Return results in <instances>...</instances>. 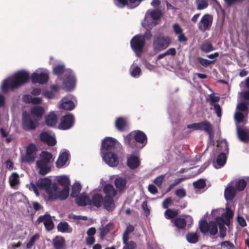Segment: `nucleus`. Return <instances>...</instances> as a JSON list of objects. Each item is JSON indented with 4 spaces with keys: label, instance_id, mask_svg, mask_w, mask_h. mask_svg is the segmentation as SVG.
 <instances>
[{
    "label": "nucleus",
    "instance_id": "nucleus-58",
    "mask_svg": "<svg viewBox=\"0 0 249 249\" xmlns=\"http://www.w3.org/2000/svg\"><path fill=\"white\" fill-rule=\"evenodd\" d=\"M198 61L200 64L204 67H207L210 65L213 62L209 61L206 59H204L201 57H198L197 58Z\"/></svg>",
    "mask_w": 249,
    "mask_h": 249
},
{
    "label": "nucleus",
    "instance_id": "nucleus-47",
    "mask_svg": "<svg viewBox=\"0 0 249 249\" xmlns=\"http://www.w3.org/2000/svg\"><path fill=\"white\" fill-rule=\"evenodd\" d=\"M218 249H233V244L229 241H226L220 243L219 245Z\"/></svg>",
    "mask_w": 249,
    "mask_h": 249
},
{
    "label": "nucleus",
    "instance_id": "nucleus-32",
    "mask_svg": "<svg viewBox=\"0 0 249 249\" xmlns=\"http://www.w3.org/2000/svg\"><path fill=\"white\" fill-rule=\"evenodd\" d=\"M23 101L27 103L39 105L42 103V99L39 97H33L31 95L26 94L23 96Z\"/></svg>",
    "mask_w": 249,
    "mask_h": 249
},
{
    "label": "nucleus",
    "instance_id": "nucleus-11",
    "mask_svg": "<svg viewBox=\"0 0 249 249\" xmlns=\"http://www.w3.org/2000/svg\"><path fill=\"white\" fill-rule=\"evenodd\" d=\"M101 155L103 160L108 166L114 167L119 164V159L116 151L102 153Z\"/></svg>",
    "mask_w": 249,
    "mask_h": 249
},
{
    "label": "nucleus",
    "instance_id": "nucleus-30",
    "mask_svg": "<svg viewBox=\"0 0 249 249\" xmlns=\"http://www.w3.org/2000/svg\"><path fill=\"white\" fill-rule=\"evenodd\" d=\"M58 120L57 115L53 111L50 112L45 117V124L49 126H54Z\"/></svg>",
    "mask_w": 249,
    "mask_h": 249
},
{
    "label": "nucleus",
    "instance_id": "nucleus-5",
    "mask_svg": "<svg viewBox=\"0 0 249 249\" xmlns=\"http://www.w3.org/2000/svg\"><path fill=\"white\" fill-rule=\"evenodd\" d=\"M161 16V13L160 10H148L145 14L144 19L142 22L143 27L148 31L151 29L159 23Z\"/></svg>",
    "mask_w": 249,
    "mask_h": 249
},
{
    "label": "nucleus",
    "instance_id": "nucleus-25",
    "mask_svg": "<svg viewBox=\"0 0 249 249\" xmlns=\"http://www.w3.org/2000/svg\"><path fill=\"white\" fill-rule=\"evenodd\" d=\"M41 141L45 142L48 145H53L56 143V140L53 134L48 132H43L40 135Z\"/></svg>",
    "mask_w": 249,
    "mask_h": 249
},
{
    "label": "nucleus",
    "instance_id": "nucleus-24",
    "mask_svg": "<svg viewBox=\"0 0 249 249\" xmlns=\"http://www.w3.org/2000/svg\"><path fill=\"white\" fill-rule=\"evenodd\" d=\"M207 100L212 105H213L214 110L218 117L221 116V108L220 106L216 104L219 100V98L218 96H214L213 95H210L207 98Z\"/></svg>",
    "mask_w": 249,
    "mask_h": 249
},
{
    "label": "nucleus",
    "instance_id": "nucleus-10",
    "mask_svg": "<svg viewBox=\"0 0 249 249\" xmlns=\"http://www.w3.org/2000/svg\"><path fill=\"white\" fill-rule=\"evenodd\" d=\"M171 42L168 37L159 35L154 37L153 48L155 51H160L168 47Z\"/></svg>",
    "mask_w": 249,
    "mask_h": 249
},
{
    "label": "nucleus",
    "instance_id": "nucleus-3",
    "mask_svg": "<svg viewBox=\"0 0 249 249\" xmlns=\"http://www.w3.org/2000/svg\"><path fill=\"white\" fill-rule=\"evenodd\" d=\"M36 184L38 190L44 191L46 192L49 200L52 201L58 199L59 196L56 193L58 185L56 183H52L50 178H40L37 180Z\"/></svg>",
    "mask_w": 249,
    "mask_h": 249
},
{
    "label": "nucleus",
    "instance_id": "nucleus-59",
    "mask_svg": "<svg viewBox=\"0 0 249 249\" xmlns=\"http://www.w3.org/2000/svg\"><path fill=\"white\" fill-rule=\"evenodd\" d=\"M163 178V175L159 176L154 179V182L157 186L159 187H161Z\"/></svg>",
    "mask_w": 249,
    "mask_h": 249
},
{
    "label": "nucleus",
    "instance_id": "nucleus-6",
    "mask_svg": "<svg viewBox=\"0 0 249 249\" xmlns=\"http://www.w3.org/2000/svg\"><path fill=\"white\" fill-rule=\"evenodd\" d=\"M57 183L63 187L61 190H59V187L56 189V193L59 196L58 199L64 200L66 199L69 194V186L70 180L68 176L61 175L56 177Z\"/></svg>",
    "mask_w": 249,
    "mask_h": 249
},
{
    "label": "nucleus",
    "instance_id": "nucleus-41",
    "mask_svg": "<svg viewBox=\"0 0 249 249\" xmlns=\"http://www.w3.org/2000/svg\"><path fill=\"white\" fill-rule=\"evenodd\" d=\"M128 239H126V237L123 239V242L124 244L123 249H135L136 248V243L132 241H129Z\"/></svg>",
    "mask_w": 249,
    "mask_h": 249
},
{
    "label": "nucleus",
    "instance_id": "nucleus-60",
    "mask_svg": "<svg viewBox=\"0 0 249 249\" xmlns=\"http://www.w3.org/2000/svg\"><path fill=\"white\" fill-rule=\"evenodd\" d=\"M43 95L48 99H53L54 98L55 93L51 89V90L44 92Z\"/></svg>",
    "mask_w": 249,
    "mask_h": 249
},
{
    "label": "nucleus",
    "instance_id": "nucleus-44",
    "mask_svg": "<svg viewBox=\"0 0 249 249\" xmlns=\"http://www.w3.org/2000/svg\"><path fill=\"white\" fill-rule=\"evenodd\" d=\"M231 182L234 183V187L235 186L238 191L243 190L247 185L246 181L243 179H241L235 181H232Z\"/></svg>",
    "mask_w": 249,
    "mask_h": 249
},
{
    "label": "nucleus",
    "instance_id": "nucleus-52",
    "mask_svg": "<svg viewBox=\"0 0 249 249\" xmlns=\"http://www.w3.org/2000/svg\"><path fill=\"white\" fill-rule=\"evenodd\" d=\"M246 85L249 90L241 92V96L244 99L249 100V77L246 79Z\"/></svg>",
    "mask_w": 249,
    "mask_h": 249
},
{
    "label": "nucleus",
    "instance_id": "nucleus-15",
    "mask_svg": "<svg viewBox=\"0 0 249 249\" xmlns=\"http://www.w3.org/2000/svg\"><path fill=\"white\" fill-rule=\"evenodd\" d=\"M213 17L212 15L206 14L201 18L198 23V29L203 32L209 30L212 25Z\"/></svg>",
    "mask_w": 249,
    "mask_h": 249
},
{
    "label": "nucleus",
    "instance_id": "nucleus-36",
    "mask_svg": "<svg viewBox=\"0 0 249 249\" xmlns=\"http://www.w3.org/2000/svg\"><path fill=\"white\" fill-rule=\"evenodd\" d=\"M9 180L12 188L17 189L19 184V175L17 173H13L9 177Z\"/></svg>",
    "mask_w": 249,
    "mask_h": 249
},
{
    "label": "nucleus",
    "instance_id": "nucleus-34",
    "mask_svg": "<svg viewBox=\"0 0 249 249\" xmlns=\"http://www.w3.org/2000/svg\"><path fill=\"white\" fill-rule=\"evenodd\" d=\"M91 204L97 207H100L102 206L104 198L102 195L92 193L91 194Z\"/></svg>",
    "mask_w": 249,
    "mask_h": 249
},
{
    "label": "nucleus",
    "instance_id": "nucleus-62",
    "mask_svg": "<svg viewBox=\"0 0 249 249\" xmlns=\"http://www.w3.org/2000/svg\"><path fill=\"white\" fill-rule=\"evenodd\" d=\"M113 228V225L112 223H108L102 230V233L103 234H107L110 230Z\"/></svg>",
    "mask_w": 249,
    "mask_h": 249
},
{
    "label": "nucleus",
    "instance_id": "nucleus-38",
    "mask_svg": "<svg viewBox=\"0 0 249 249\" xmlns=\"http://www.w3.org/2000/svg\"><path fill=\"white\" fill-rule=\"evenodd\" d=\"M53 243L56 249H61L65 245V240L62 237L56 236L53 239Z\"/></svg>",
    "mask_w": 249,
    "mask_h": 249
},
{
    "label": "nucleus",
    "instance_id": "nucleus-37",
    "mask_svg": "<svg viewBox=\"0 0 249 249\" xmlns=\"http://www.w3.org/2000/svg\"><path fill=\"white\" fill-rule=\"evenodd\" d=\"M239 139L243 142H247L249 139V131L245 129H237Z\"/></svg>",
    "mask_w": 249,
    "mask_h": 249
},
{
    "label": "nucleus",
    "instance_id": "nucleus-45",
    "mask_svg": "<svg viewBox=\"0 0 249 249\" xmlns=\"http://www.w3.org/2000/svg\"><path fill=\"white\" fill-rule=\"evenodd\" d=\"M186 239L189 243H195L198 240V235L196 232H190L186 235Z\"/></svg>",
    "mask_w": 249,
    "mask_h": 249
},
{
    "label": "nucleus",
    "instance_id": "nucleus-55",
    "mask_svg": "<svg viewBox=\"0 0 249 249\" xmlns=\"http://www.w3.org/2000/svg\"><path fill=\"white\" fill-rule=\"evenodd\" d=\"M27 187L29 190L33 191L36 196H38L39 195V192L37 185H35L33 183H30L27 185Z\"/></svg>",
    "mask_w": 249,
    "mask_h": 249
},
{
    "label": "nucleus",
    "instance_id": "nucleus-29",
    "mask_svg": "<svg viewBox=\"0 0 249 249\" xmlns=\"http://www.w3.org/2000/svg\"><path fill=\"white\" fill-rule=\"evenodd\" d=\"M114 184L117 191L121 193L126 188V179L125 178L118 177L115 179Z\"/></svg>",
    "mask_w": 249,
    "mask_h": 249
},
{
    "label": "nucleus",
    "instance_id": "nucleus-2",
    "mask_svg": "<svg viewBox=\"0 0 249 249\" xmlns=\"http://www.w3.org/2000/svg\"><path fill=\"white\" fill-rule=\"evenodd\" d=\"M212 215L215 217V220L219 225L220 237L223 238L226 234V228L225 225L229 226L231 219L232 218L233 213L229 208H226V211L224 212L222 209L214 210L212 212Z\"/></svg>",
    "mask_w": 249,
    "mask_h": 249
},
{
    "label": "nucleus",
    "instance_id": "nucleus-12",
    "mask_svg": "<svg viewBox=\"0 0 249 249\" xmlns=\"http://www.w3.org/2000/svg\"><path fill=\"white\" fill-rule=\"evenodd\" d=\"M199 227L201 232L203 233L209 232L211 235H214L217 233V225L213 222L208 224L205 219H202L199 222Z\"/></svg>",
    "mask_w": 249,
    "mask_h": 249
},
{
    "label": "nucleus",
    "instance_id": "nucleus-26",
    "mask_svg": "<svg viewBox=\"0 0 249 249\" xmlns=\"http://www.w3.org/2000/svg\"><path fill=\"white\" fill-rule=\"evenodd\" d=\"M233 184V182L230 183L225 188L224 196L227 200H231L236 195V190L234 187Z\"/></svg>",
    "mask_w": 249,
    "mask_h": 249
},
{
    "label": "nucleus",
    "instance_id": "nucleus-13",
    "mask_svg": "<svg viewBox=\"0 0 249 249\" xmlns=\"http://www.w3.org/2000/svg\"><path fill=\"white\" fill-rule=\"evenodd\" d=\"M130 44L136 55L139 56L144 45V37L142 35L136 36L131 39Z\"/></svg>",
    "mask_w": 249,
    "mask_h": 249
},
{
    "label": "nucleus",
    "instance_id": "nucleus-33",
    "mask_svg": "<svg viewBox=\"0 0 249 249\" xmlns=\"http://www.w3.org/2000/svg\"><path fill=\"white\" fill-rule=\"evenodd\" d=\"M76 201L78 205L80 206H85L91 204V200L85 194L83 193L79 195L76 198Z\"/></svg>",
    "mask_w": 249,
    "mask_h": 249
},
{
    "label": "nucleus",
    "instance_id": "nucleus-48",
    "mask_svg": "<svg viewBox=\"0 0 249 249\" xmlns=\"http://www.w3.org/2000/svg\"><path fill=\"white\" fill-rule=\"evenodd\" d=\"M197 9L201 10L207 8L208 6V0H196Z\"/></svg>",
    "mask_w": 249,
    "mask_h": 249
},
{
    "label": "nucleus",
    "instance_id": "nucleus-53",
    "mask_svg": "<svg viewBox=\"0 0 249 249\" xmlns=\"http://www.w3.org/2000/svg\"><path fill=\"white\" fill-rule=\"evenodd\" d=\"M39 235L37 234H36L33 235L30 239L29 242L27 244L26 248L30 249L34 245L35 241L38 238Z\"/></svg>",
    "mask_w": 249,
    "mask_h": 249
},
{
    "label": "nucleus",
    "instance_id": "nucleus-28",
    "mask_svg": "<svg viewBox=\"0 0 249 249\" xmlns=\"http://www.w3.org/2000/svg\"><path fill=\"white\" fill-rule=\"evenodd\" d=\"M103 189L105 194V196L107 197L113 198L117 195L118 192L112 185L109 183L105 185Z\"/></svg>",
    "mask_w": 249,
    "mask_h": 249
},
{
    "label": "nucleus",
    "instance_id": "nucleus-8",
    "mask_svg": "<svg viewBox=\"0 0 249 249\" xmlns=\"http://www.w3.org/2000/svg\"><path fill=\"white\" fill-rule=\"evenodd\" d=\"M120 147V143L112 137H107L102 140L101 146V153L115 151Z\"/></svg>",
    "mask_w": 249,
    "mask_h": 249
},
{
    "label": "nucleus",
    "instance_id": "nucleus-14",
    "mask_svg": "<svg viewBox=\"0 0 249 249\" xmlns=\"http://www.w3.org/2000/svg\"><path fill=\"white\" fill-rule=\"evenodd\" d=\"M37 148L34 144H30L26 149L25 155L21 157V161L23 162H33L36 156Z\"/></svg>",
    "mask_w": 249,
    "mask_h": 249
},
{
    "label": "nucleus",
    "instance_id": "nucleus-49",
    "mask_svg": "<svg viewBox=\"0 0 249 249\" xmlns=\"http://www.w3.org/2000/svg\"><path fill=\"white\" fill-rule=\"evenodd\" d=\"M174 222L175 225L178 229H183L186 226V221L182 218H177Z\"/></svg>",
    "mask_w": 249,
    "mask_h": 249
},
{
    "label": "nucleus",
    "instance_id": "nucleus-31",
    "mask_svg": "<svg viewBox=\"0 0 249 249\" xmlns=\"http://www.w3.org/2000/svg\"><path fill=\"white\" fill-rule=\"evenodd\" d=\"M227 157L226 154L221 152L216 159L215 161L213 162L214 167L218 169L224 166L226 162Z\"/></svg>",
    "mask_w": 249,
    "mask_h": 249
},
{
    "label": "nucleus",
    "instance_id": "nucleus-51",
    "mask_svg": "<svg viewBox=\"0 0 249 249\" xmlns=\"http://www.w3.org/2000/svg\"><path fill=\"white\" fill-rule=\"evenodd\" d=\"M65 70V67L63 64H59L53 68V71L54 74L60 75Z\"/></svg>",
    "mask_w": 249,
    "mask_h": 249
},
{
    "label": "nucleus",
    "instance_id": "nucleus-1",
    "mask_svg": "<svg viewBox=\"0 0 249 249\" xmlns=\"http://www.w3.org/2000/svg\"><path fill=\"white\" fill-rule=\"evenodd\" d=\"M30 77L33 83L40 84H45L49 79L47 71L41 68L36 69L31 75L28 71L22 70L4 80L1 85V90L2 92H6L19 88L26 83Z\"/></svg>",
    "mask_w": 249,
    "mask_h": 249
},
{
    "label": "nucleus",
    "instance_id": "nucleus-16",
    "mask_svg": "<svg viewBox=\"0 0 249 249\" xmlns=\"http://www.w3.org/2000/svg\"><path fill=\"white\" fill-rule=\"evenodd\" d=\"M237 111L234 115V119L238 123L242 122L248 113V105L245 102H242L237 105Z\"/></svg>",
    "mask_w": 249,
    "mask_h": 249
},
{
    "label": "nucleus",
    "instance_id": "nucleus-56",
    "mask_svg": "<svg viewBox=\"0 0 249 249\" xmlns=\"http://www.w3.org/2000/svg\"><path fill=\"white\" fill-rule=\"evenodd\" d=\"M201 49L203 51L205 52H209L213 50L212 45L209 43H204L201 47Z\"/></svg>",
    "mask_w": 249,
    "mask_h": 249
},
{
    "label": "nucleus",
    "instance_id": "nucleus-35",
    "mask_svg": "<svg viewBox=\"0 0 249 249\" xmlns=\"http://www.w3.org/2000/svg\"><path fill=\"white\" fill-rule=\"evenodd\" d=\"M102 205L107 211H112L115 208L113 198L105 196Z\"/></svg>",
    "mask_w": 249,
    "mask_h": 249
},
{
    "label": "nucleus",
    "instance_id": "nucleus-17",
    "mask_svg": "<svg viewBox=\"0 0 249 249\" xmlns=\"http://www.w3.org/2000/svg\"><path fill=\"white\" fill-rule=\"evenodd\" d=\"M38 123L36 119L33 120L26 112L22 114V127L26 130L35 129Z\"/></svg>",
    "mask_w": 249,
    "mask_h": 249
},
{
    "label": "nucleus",
    "instance_id": "nucleus-64",
    "mask_svg": "<svg viewBox=\"0 0 249 249\" xmlns=\"http://www.w3.org/2000/svg\"><path fill=\"white\" fill-rule=\"evenodd\" d=\"M172 202V199L171 197H168L162 202V207L163 208H167Z\"/></svg>",
    "mask_w": 249,
    "mask_h": 249
},
{
    "label": "nucleus",
    "instance_id": "nucleus-57",
    "mask_svg": "<svg viewBox=\"0 0 249 249\" xmlns=\"http://www.w3.org/2000/svg\"><path fill=\"white\" fill-rule=\"evenodd\" d=\"M133 226L131 225H129L128 226H127L125 232L123 234V239H124L125 237H126V239H129L128 234L132 232L133 231Z\"/></svg>",
    "mask_w": 249,
    "mask_h": 249
},
{
    "label": "nucleus",
    "instance_id": "nucleus-4",
    "mask_svg": "<svg viewBox=\"0 0 249 249\" xmlns=\"http://www.w3.org/2000/svg\"><path fill=\"white\" fill-rule=\"evenodd\" d=\"M52 155L46 151H43L40 155V159L36 162L38 173L44 176L48 173L51 169L50 163L53 161Z\"/></svg>",
    "mask_w": 249,
    "mask_h": 249
},
{
    "label": "nucleus",
    "instance_id": "nucleus-61",
    "mask_svg": "<svg viewBox=\"0 0 249 249\" xmlns=\"http://www.w3.org/2000/svg\"><path fill=\"white\" fill-rule=\"evenodd\" d=\"M173 29L174 31V32L176 35H178L179 34H180L181 33H182V29L181 27L179 26V25L178 23H176L174 24L173 25Z\"/></svg>",
    "mask_w": 249,
    "mask_h": 249
},
{
    "label": "nucleus",
    "instance_id": "nucleus-42",
    "mask_svg": "<svg viewBox=\"0 0 249 249\" xmlns=\"http://www.w3.org/2000/svg\"><path fill=\"white\" fill-rule=\"evenodd\" d=\"M81 189V185L78 182H76L72 185L71 196L73 197H77Z\"/></svg>",
    "mask_w": 249,
    "mask_h": 249
},
{
    "label": "nucleus",
    "instance_id": "nucleus-9",
    "mask_svg": "<svg viewBox=\"0 0 249 249\" xmlns=\"http://www.w3.org/2000/svg\"><path fill=\"white\" fill-rule=\"evenodd\" d=\"M187 129L192 130H203L207 132L209 135L210 139L212 141L213 139L212 128L210 124L207 122H203L199 123H194L188 124L185 128L184 131H187Z\"/></svg>",
    "mask_w": 249,
    "mask_h": 249
},
{
    "label": "nucleus",
    "instance_id": "nucleus-40",
    "mask_svg": "<svg viewBox=\"0 0 249 249\" xmlns=\"http://www.w3.org/2000/svg\"><path fill=\"white\" fill-rule=\"evenodd\" d=\"M59 231L62 232H70L72 229L67 222H61L57 226Z\"/></svg>",
    "mask_w": 249,
    "mask_h": 249
},
{
    "label": "nucleus",
    "instance_id": "nucleus-54",
    "mask_svg": "<svg viewBox=\"0 0 249 249\" xmlns=\"http://www.w3.org/2000/svg\"><path fill=\"white\" fill-rule=\"evenodd\" d=\"M194 186L195 188L202 189L205 186V182L204 180L200 179L197 181L193 183Z\"/></svg>",
    "mask_w": 249,
    "mask_h": 249
},
{
    "label": "nucleus",
    "instance_id": "nucleus-18",
    "mask_svg": "<svg viewBox=\"0 0 249 249\" xmlns=\"http://www.w3.org/2000/svg\"><path fill=\"white\" fill-rule=\"evenodd\" d=\"M69 73L63 82V88L66 91H71L75 87L76 79L73 72L70 70L68 71Z\"/></svg>",
    "mask_w": 249,
    "mask_h": 249
},
{
    "label": "nucleus",
    "instance_id": "nucleus-39",
    "mask_svg": "<svg viewBox=\"0 0 249 249\" xmlns=\"http://www.w3.org/2000/svg\"><path fill=\"white\" fill-rule=\"evenodd\" d=\"M126 125V119L123 117H119L115 121V126L118 130H123L125 127Z\"/></svg>",
    "mask_w": 249,
    "mask_h": 249
},
{
    "label": "nucleus",
    "instance_id": "nucleus-50",
    "mask_svg": "<svg viewBox=\"0 0 249 249\" xmlns=\"http://www.w3.org/2000/svg\"><path fill=\"white\" fill-rule=\"evenodd\" d=\"M178 214L177 210L168 209L164 212L165 217L167 219H171L176 216Z\"/></svg>",
    "mask_w": 249,
    "mask_h": 249
},
{
    "label": "nucleus",
    "instance_id": "nucleus-27",
    "mask_svg": "<svg viewBox=\"0 0 249 249\" xmlns=\"http://www.w3.org/2000/svg\"><path fill=\"white\" fill-rule=\"evenodd\" d=\"M46 109L44 107L40 106H35L30 109V113L34 117L40 119L45 113Z\"/></svg>",
    "mask_w": 249,
    "mask_h": 249
},
{
    "label": "nucleus",
    "instance_id": "nucleus-46",
    "mask_svg": "<svg viewBox=\"0 0 249 249\" xmlns=\"http://www.w3.org/2000/svg\"><path fill=\"white\" fill-rule=\"evenodd\" d=\"M141 72V69L137 66L132 65L130 69V73L131 75L133 77H139Z\"/></svg>",
    "mask_w": 249,
    "mask_h": 249
},
{
    "label": "nucleus",
    "instance_id": "nucleus-43",
    "mask_svg": "<svg viewBox=\"0 0 249 249\" xmlns=\"http://www.w3.org/2000/svg\"><path fill=\"white\" fill-rule=\"evenodd\" d=\"M218 151L224 153L228 151V143L225 140H223L218 143L217 145Z\"/></svg>",
    "mask_w": 249,
    "mask_h": 249
},
{
    "label": "nucleus",
    "instance_id": "nucleus-20",
    "mask_svg": "<svg viewBox=\"0 0 249 249\" xmlns=\"http://www.w3.org/2000/svg\"><path fill=\"white\" fill-rule=\"evenodd\" d=\"M76 101H72L68 97H65L61 99L58 104V108L59 109H63L64 110H71L73 109L76 104Z\"/></svg>",
    "mask_w": 249,
    "mask_h": 249
},
{
    "label": "nucleus",
    "instance_id": "nucleus-7",
    "mask_svg": "<svg viewBox=\"0 0 249 249\" xmlns=\"http://www.w3.org/2000/svg\"><path fill=\"white\" fill-rule=\"evenodd\" d=\"M134 141L143 144V145H145L147 142V137L143 132L140 130H136L131 132L124 138L125 143L131 146L133 145Z\"/></svg>",
    "mask_w": 249,
    "mask_h": 249
},
{
    "label": "nucleus",
    "instance_id": "nucleus-21",
    "mask_svg": "<svg viewBox=\"0 0 249 249\" xmlns=\"http://www.w3.org/2000/svg\"><path fill=\"white\" fill-rule=\"evenodd\" d=\"M69 153L66 150L62 151L56 161V164L57 168H60L67 166L69 163Z\"/></svg>",
    "mask_w": 249,
    "mask_h": 249
},
{
    "label": "nucleus",
    "instance_id": "nucleus-23",
    "mask_svg": "<svg viewBox=\"0 0 249 249\" xmlns=\"http://www.w3.org/2000/svg\"><path fill=\"white\" fill-rule=\"evenodd\" d=\"M41 222L43 223L46 230L48 231L52 230L54 227L52 217L48 214L39 216L36 221V224Z\"/></svg>",
    "mask_w": 249,
    "mask_h": 249
},
{
    "label": "nucleus",
    "instance_id": "nucleus-19",
    "mask_svg": "<svg viewBox=\"0 0 249 249\" xmlns=\"http://www.w3.org/2000/svg\"><path fill=\"white\" fill-rule=\"evenodd\" d=\"M75 119L73 115L71 113L67 114L61 118L58 128L62 130L70 129L73 125Z\"/></svg>",
    "mask_w": 249,
    "mask_h": 249
},
{
    "label": "nucleus",
    "instance_id": "nucleus-22",
    "mask_svg": "<svg viewBox=\"0 0 249 249\" xmlns=\"http://www.w3.org/2000/svg\"><path fill=\"white\" fill-rule=\"evenodd\" d=\"M140 164L139 154L137 152L131 154L127 160V165L131 169L138 168Z\"/></svg>",
    "mask_w": 249,
    "mask_h": 249
},
{
    "label": "nucleus",
    "instance_id": "nucleus-63",
    "mask_svg": "<svg viewBox=\"0 0 249 249\" xmlns=\"http://www.w3.org/2000/svg\"><path fill=\"white\" fill-rule=\"evenodd\" d=\"M175 194L179 197L183 198L186 195V192L183 189H179L176 190Z\"/></svg>",
    "mask_w": 249,
    "mask_h": 249
}]
</instances>
